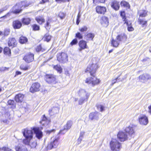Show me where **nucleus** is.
<instances>
[{
    "instance_id": "43",
    "label": "nucleus",
    "mask_w": 151,
    "mask_h": 151,
    "mask_svg": "<svg viewBox=\"0 0 151 151\" xmlns=\"http://www.w3.org/2000/svg\"><path fill=\"white\" fill-rule=\"evenodd\" d=\"M76 37L79 39H81L83 38V36L79 32H78L76 34Z\"/></svg>"
},
{
    "instance_id": "59",
    "label": "nucleus",
    "mask_w": 151,
    "mask_h": 151,
    "mask_svg": "<svg viewBox=\"0 0 151 151\" xmlns=\"http://www.w3.org/2000/svg\"><path fill=\"white\" fill-rule=\"evenodd\" d=\"M48 1V0H41V1H40V4H44Z\"/></svg>"
},
{
    "instance_id": "8",
    "label": "nucleus",
    "mask_w": 151,
    "mask_h": 151,
    "mask_svg": "<svg viewBox=\"0 0 151 151\" xmlns=\"http://www.w3.org/2000/svg\"><path fill=\"white\" fill-rule=\"evenodd\" d=\"M43 128V127H34L33 128L32 127H28L26 128L23 129L22 130V132H42L41 131V129Z\"/></svg>"
},
{
    "instance_id": "63",
    "label": "nucleus",
    "mask_w": 151,
    "mask_h": 151,
    "mask_svg": "<svg viewBox=\"0 0 151 151\" xmlns=\"http://www.w3.org/2000/svg\"><path fill=\"white\" fill-rule=\"evenodd\" d=\"M57 2H58L59 1H61L62 2H65L66 1H69V0H55Z\"/></svg>"
},
{
    "instance_id": "12",
    "label": "nucleus",
    "mask_w": 151,
    "mask_h": 151,
    "mask_svg": "<svg viewBox=\"0 0 151 151\" xmlns=\"http://www.w3.org/2000/svg\"><path fill=\"white\" fill-rule=\"evenodd\" d=\"M46 80L49 83L55 84L57 82L56 78L54 75H46Z\"/></svg>"
},
{
    "instance_id": "5",
    "label": "nucleus",
    "mask_w": 151,
    "mask_h": 151,
    "mask_svg": "<svg viewBox=\"0 0 151 151\" xmlns=\"http://www.w3.org/2000/svg\"><path fill=\"white\" fill-rule=\"evenodd\" d=\"M132 133H118L117 134V139H118L121 142H124L128 139L129 136H130Z\"/></svg>"
},
{
    "instance_id": "37",
    "label": "nucleus",
    "mask_w": 151,
    "mask_h": 151,
    "mask_svg": "<svg viewBox=\"0 0 151 151\" xmlns=\"http://www.w3.org/2000/svg\"><path fill=\"white\" fill-rule=\"evenodd\" d=\"M53 68L60 73L62 72L63 69L60 65H55L53 67Z\"/></svg>"
},
{
    "instance_id": "51",
    "label": "nucleus",
    "mask_w": 151,
    "mask_h": 151,
    "mask_svg": "<svg viewBox=\"0 0 151 151\" xmlns=\"http://www.w3.org/2000/svg\"><path fill=\"white\" fill-rule=\"evenodd\" d=\"M88 29L87 28L86 26H84L83 27L79 29V30L81 32H83L86 31Z\"/></svg>"
},
{
    "instance_id": "10",
    "label": "nucleus",
    "mask_w": 151,
    "mask_h": 151,
    "mask_svg": "<svg viewBox=\"0 0 151 151\" xmlns=\"http://www.w3.org/2000/svg\"><path fill=\"white\" fill-rule=\"evenodd\" d=\"M139 122L140 124L146 125L148 123V117L145 115H140L138 118Z\"/></svg>"
},
{
    "instance_id": "58",
    "label": "nucleus",
    "mask_w": 151,
    "mask_h": 151,
    "mask_svg": "<svg viewBox=\"0 0 151 151\" xmlns=\"http://www.w3.org/2000/svg\"><path fill=\"white\" fill-rule=\"evenodd\" d=\"M9 14V13H8L6 15L0 17V22L2 21L4 19V18L6 17L7 16H8V15Z\"/></svg>"
},
{
    "instance_id": "31",
    "label": "nucleus",
    "mask_w": 151,
    "mask_h": 151,
    "mask_svg": "<svg viewBox=\"0 0 151 151\" xmlns=\"http://www.w3.org/2000/svg\"><path fill=\"white\" fill-rule=\"evenodd\" d=\"M28 41V39L26 37L22 36L20 37L19 40V42L21 44L26 43Z\"/></svg>"
},
{
    "instance_id": "32",
    "label": "nucleus",
    "mask_w": 151,
    "mask_h": 151,
    "mask_svg": "<svg viewBox=\"0 0 151 151\" xmlns=\"http://www.w3.org/2000/svg\"><path fill=\"white\" fill-rule=\"evenodd\" d=\"M11 32L10 29L9 28H6L4 29L3 31L4 36L5 38L9 35Z\"/></svg>"
},
{
    "instance_id": "46",
    "label": "nucleus",
    "mask_w": 151,
    "mask_h": 151,
    "mask_svg": "<svg viewBox=\"0 0 151 151\" xmlns=\"http://www.w3.org/2000/svg\"><path fill=\"white\" fill-rule=\"evenodd\" d=\"M78 43V40L76 39H74L70 43V45L72 46L73 45H76Z\"/></svg>"
},
{
    "instance_id": "62",
    "label": "nucleus",
    "mask_w": 151,
    "mask_h": 151,
    "mask_svg": "<svg viewBox=\"0 0 151 151\" xmlns=\"http://www.w3.org/2000/svg\"><path fill=\"white\" fill-rule=\"evenodd\" d=\"M149 59V58H145V59H144L142 60V61L143 62H145L146 61H148V60Z\"/></svg>"
},
{
    "instance_id": "34",
    "label": "nucleus",
    "mask_w": 151,
    "mask_h": 151,
    "mask_svg": "<svg viewBox=\"0 0 151 151\" xmlns=\"http://www.w3.org/2000/svg\"><path fill=\"white\" fill-rule=\"evenodd\" d=\"M36 20L39 24H41L42 23L44 22L45 19L43 17L39 16L35 18Z\"/></svg>"
},
{
    "instance_id": "56",
    "label": "nucleus",
    "mask_w": 151,
    "mask_h": 151,
    "mask_svg": "<svg viewBox=\"0 0 151 151\" xmlns=\"http://www.w3.org/2000/svg\"><path fill=\"white\" fill-rule=\"evenodd\" d=\"M120 75L116 79L113 80L112 81V83L111 84V86H113L114 83H115L117 81V80L118 79L119 77L120 76Z\"/></svg>"
},
{
    "instance_id": "11",
    "label": "nucleus",
    "mask_w": 151,
    "mask_h": 151,
    "mask_svg": "<svg viewBox=\"0 0 151 151\" xmlns=\"http://www.w3.org/2000/svg\"><path fill=\"white\" fill-rule=\"evenodd\" d=\"M24 4V1H22L17 3L15 6L14 7L15 9L13 11L14 13L15 14H18L20 12L22 11V9L21 8L23 7Z\"/></svg>"
},
{
    "instance_id": "16",
    "label": "nucleus",
    "mask_w": 151,
    "mask_h": 151,
    "mask_svg": "<svg viewBox=\"0 0 151 151\" xmlns=\"http://www.w3.org/2000/svg\"><path fill=\"white\" fill-rule=\"evenodd\" d=\"M8 39V44L9 47L13 48L16 46L17 42L16 40L14 38L9 37Z\"/></svg>"
},
{
    "instance_id": "48",
    "label": "nucleus",
    "mask_w": 151,
    "mask_h": 151,
    "mask_svg": "<svg viewBox=\"0 0 151 151\" xmlns=\"http://www.w3.org/2000/svg\"><path fill=\"white\" fill-rule=\"evenodd\" d=\"M81 18V15L79 14V13H78V15L77 17L76 20V23L77 25H78L79 22H80V19Z\"/></svg>"
},
{
    "instance_id": "60",
    "label": "nucleus",
    "mask_w": 151,
    "mask_h": 151,
    "mask_svg": "<svg viewBox=\"0 0 151 151\" xmlns=\"http://www.w3.org/2000/svg\"><path fill=\"white\" fill-rule=\"evenodd\" d=\"M128 30L129 31H132L134 30V28L132 26L128 27Z\"/></svg>"
},
{
    "instance_id": "25",
    "label": "nucleus",
    "mask_w": 151,
    "mask_h": 151,
    "mask_svg": "<svg viewBox=\"0 0 151 151\" xmlns=\"http://www.w3.org/2000/svg\"><path fill=\"white\" fill-rule=\"evenodd\" d=\"M73 124V122L72 121L69 120L67 122L66 124L64 126L63 130L61 131H67V130L70 129Z\"/></svg>"
},
{
    "instance_id": "40",
    "label": "nucleus",
    "mask_w": 151,
    "mask_h": 151,
    "mask_svg": "<svg viewBox=\"0 0 151 151\" xmlns=\"http://www.w3.org/2000/svg\"><path fill=\"white\" fill-rule=\"evenodd\" d=\"M120 4L122 6L129 8L130 7V6L129 3L126 1H122L121 2Z\"/></svg>"
},
{
    "instance_id": "24",
    "label": "nucleus",
    "mask_w": 151,
    "mask_h": 151,
    "mask_svg": "<svg viewBox=\"0 0 151 151\" xmlns=\"http://www.w3.org/2000/svg\"><path fill=\"white\" fill-rule=\"evenodd\" d=\"M50 122V121L47 119L45 115H43L42 121L40 122V123L42 124L43 126H47Z\"/></svg>"
},
{
    "instance_id": "29",
    "label": "nucleus",
    "mask_w": 151,
    "mask_h": 151,
    "mask_svg": "<svg viewBox=\"0 0 151 151\" xmlns=\"http://www.w3.org/2000/svg\"><path fill=\"white\" fill-rule=\"evenodd\" d=\"M138 22L139 24L142 25V27H146L147 25V22L144 19L139 17L138 19Z\"/></svg>"
},
{
    "instance_id": "21",
    "label": "nucleus",
    "mask_w": 151,
    "mask_h": 151,
    "mask_svg": "<svg viewBox=\"0 0 151 151\" xmlns=\"http://www.w3.org/2000/svg\"><path fill=\"white\" fill-rule=\"evenodd\" d=\"M96 10L98 13L104 14L106 11V8L104 6H98L96 7Z\"/></svg>"
},
{
    "instance_id": "50",
    "label": "nucleus",
    "mask_w": 151,
    "mask_h": 151,
    "mask_svg": "<svg viewBox=\"0 0 151 151\" xmlns=\"http://www.w3.org/2000/svg\"><path fill=\"white\" fill-rule=\"evenodd\" d=\"M39 26L36 24H34L33 26V29L34 30H39Z\"/></svg>"
},
{
    "instance_id": "2",
    "label": "nucleus",
    "mask_w": 151,
    "mask_h": 151,
    "mask_svg": "<svg viewBox=\"0 0 151 151\" xmlns=\"http://www.w3.org/2000/svg\"><path fill=\"white\" fill-rule=\"evenodd\" d=\"M25 138L23 139V143L25 145H29L31 148H35L37 146V142L34 141L30 144V140L32 139L33 133H23Z\"/></svg>"
},
{
    "instance_id": "22",
    "label": "nucleus",
    "mask_w": 151,
    "mask_h": 151,
    "mask_svg": "<svg viewBox=\"0 0 151 151\" xmlns=\"http://www.w3.org/2000/svg\"><path fill=\"white\" fill-rule=\"evenodd\" d=\"M111 7L116 10H118L120 7L119 2L116 0L113 1L111 4Z\"/></svg>"
},
{
    "instance_id": "26",
    "label": "nucleus",
    "mask_w": 151,
    "mask_h": 151,
    "mask_svg": "<svg viewBox=\"0 0 151 151\" xmlns=\"http://www.w3.org/2000/svg\"><path fill=\"white\" fill-rule=\"evenodd\" d=\"M22 26V24L19 21L15 20L13 22V26L14 29H19Z\"/></svg>"
},
{
    "instance_id": "55",
    "label": "nucleus",
    "mask_w": 151,
    "mask_h": 151,
    "mask_svg": "<svg viewBox=\"0 0 151 151\" xmlns=\"http://www.w3.org/2000/svg\"><path fill=\"white\" fill-rule=\"evenodd\" d=\"M5 151H14L13 150L8 147H4Z\"/></svg>"
},
{
    "instance_id": "4",
    "label": "nucleus",
    "mask_w": 151,
    "mask_h": 151,
    "mask_svg": "<svg viewBox=\"0 0 151 151\" xmlns=\"http://www.w3.org/2000/svg\"><path fill=\"white\" fill-rule=\"evenodd\" d=\"M79 96L81 97L78 101L79 105L82 104L84 101H87L90 96V93L83 89H80L78 91Z\"/></svg>"
},
{
    "instance_id": "17",
    "label": "nucleus",
    "mask_w": 151,
    "mask_h": 151,
    "mask_svg": "<svg viewBox=\"0 0 151 151\" xmlns=\"http://www.w3.org/2000/svg\"><path fill=\"white\" fill-rule=\"evenodd\" d=\"M137 129V127L133 124H130L125 129V132H134Z\"/></svg>"
},
{
    "instance_id": "54",
    "label": "nucleus",
    "mask_w": 151,
    "mask_h": 151,
    "mask_svg": "<svg viewBox=\"0 0 151 151\" xmlns=\"http://www.w3.org/2000/svg\"><path fill=\"white\" fill-rule=\"evenodd\" d=\"M14 101L13 100H9L8 101V103L9 105H14Z\"/></svg>"
},
{
    "instance_id": "42",
    "label": "nucleus",
    "mask_w": 151,
    "mask_h": 151,
    "mask_svg": "<svg viewBox=\"0 0 151 151\" xmlns=\"http://www.w3.org/2000/svg\"><path fill=\"white\" fill-rule=\"evenodd\" d=\"M96 107L98 110L102 112L104 110V107L102 105H98L96 106Z\"/></svg>"
},
{
    "instance_id": "52",
    "label": "nucleus",
    "mask_w": 151,
    "mask_h": 151,
    "mask_svg": "<svg viewBox=\"0 0 151 151\" xmlns=\"http://www.w3.org/2000/svg\"><path fill=\"white\" fill-rule=\"evenodd\" d=\"M105 1V0H93V2L95 3L100 2L101 3H104Z\"/></svg>"
},
{
    "instance_id": "3",
    "label": "nucleus",
    "mask_w": 151,
    "mask_h": 151,
    "mask_svg": "<svg viewBox=\"0 0 151 151\" xmlns=\"http://www.w3.org/2000/svg\"><path fill=\"white\" fill-rule=\"evenodd\" d=\"M109 147L111 151H120L122 148V144L116 138H112L109 142Z\"/></svg>"
},
{
    "instance_id": "28",
    "label": "nucleus",
    "mask_w": 151,
    "mask_h": 151,
    "mask_svg": "<svg viewBox=\"0 0 151 151\" xmlns=\"http://www.w3.org/2000/svg\"><path fill=\"white\" fill-rule=\"evenodd\" d=\"M59 112V109L57 107H53L51 109L49 110V114L51 116L57 114Z\"/></svg>"
},
{
    "instance_id": "30",
    "label": "nucleus",
    "mask_w": 151,
    "mask_h": 151,
    "mask_svg": "<svg viewBox=\"0 0 151 151\" xmlns=\"http://www.w3.org/2000/svg\"><path fill=\"white\" fill-rule=\"evenodd\" d=\"M94 37L95 35L94 33H89L86 35L85 37L87 40H93Z\"/></svg>"
},
{
    "instance_id": "13",
    "label": "nucleus",
    "mask_w": 151,
    "mask_h": 151,
    "mask_svg": "<svg viewBox=\"0 0 151 151\" xmlns=\"http://www.w3.org/2000/svg\"><path fill=\"white\" fill-rule=\"evenodd\" d=\"M40 86V83L38 82L33 83L30 88V91L32 93H34L39 91Z\"/></svg>"
},
{
    "instance_id": "1",
    "label": "nucleus",
    "mask_w": 151,
    "mask_h": 151,
    "mask_svg": "<svg viewBox=\"0 0 151 151\" xmlns=\"http://www.w3.org/2000/svg\"><path fill=\"white\" fill-rule=\"evenodd\" d=\"M98 68V65L96 63L89 64L85 72H89L92 77L87 78L85 81L86 83L91 84L92 86H94L100 83V81L95 77V73Z\"/></svg>"
},
{
    "instance_id": "14",
    "label": "nucleus",
    "mask_w": 151,
    "mask_h": 151,
    "mask_svg": "<svg viewBox=\"0 0 151 151\" xmlns=\"http://www.w3.org/2000/svg\"><path fill=\"white\" fill-rule=\"evenodd\" d=\"M34 55L31 53L29 52L26 54L24 57L23 59L27 63H30L34 60Z\"/></svg>"
},
{
    "instance_id": "64",
    "label": "nucleus",
    "mask_w": 151,
    "mask_h": 151,
    "mask_svg": "<svg viewBox=\"0 0 151 151\" xmlns=\"http://www.w3.org/2000/svg\"><path fill=\"white\" fill-rule=\"evenodd\" d=\"M16 75H18L21 74V72L19 71H17L16 72Z\"/></svg>"
},
{
    "instance_id": "9",
    "label": "nucleus",
    "mask_w": 151,
    "mask_h": 151,
    "mask_svg": "<svg viewBox=\"0 0 151 151\" xmlns=\"http://www.w3.org/2000/svg\"><path fill=\"white\" fill-rule=\"evenodd\" d=\"M139 81L143 83H145L148 80L151 81V76L148 74H143L138 77Z\"/></svg>"
},
{
    "instance_id": "15",
    "label": "nucleus",
    "mask_w": 151,
    "mask_h": 151,
    "mask_svg": "<svg viewBox=\"0 0 151 151\" xmlns=\"http://www.w3.org/2000/svg\"><path fill=\"white\" fill-rule=\"evenodd\" d=\"M78 45L80 47L78 49V50L80 52H81L82 50L87 48L88 47L86 42L83 40L80 41L78 43Z\"/></svg>"
},
{
    "instance_id": "33",
    "label": "nucleus",
    "mask_w": 151,
    "mask_h": 151,
    "mask_svg": "<svg viewBox=\"0 0 151 151\" xmlns=\"http://www.w3.org/2000/svg\"><path fill=\"white\" fill-rule=\"evenodd\" d=\"M31 21V20L29 18L26 17L22 19V23L26 25H28L30 23Z\"/></svg>"
},
{
    "instance_id": "41",
    "label": "nucleus",
    "mask_w": 151,
    "mask_h": 151,
    "mask_svg": "<svg viewBox=\"0 0 151 151\" xmlns=\"http://www.w3.org/2000/svg\"><path fill=\"white\" fill-rule=\"evenodd\" d=\"M147 15V12L146 10H143L139 14L140 17H145Z\"/></svg>"
},
{
    "instance_id": "20",
    "label": "nucleus",
    "mask_w": 151,
    "mask_h": 151,
    "mask_svg": "<svg viewBox=\"0 0 151 151\" xmlns=\"http://www.w3.org/2000/svg\"><path fill=\"white\" fill-rule=\"evenodd\" d=\"M127 38L126 35L124 33L118 35L116 37V39L120 43L125 41Z\"/></svg>"
},
{
    "instance_id": "39",
    "label": "nucleus",
    "mask_w": 151,
    "mask_h": 151,
    "mask_svg": "<svg viewBox=\"0 0 151 151\" xmlns=\"http://www.w3.org/2000/svg\"><path fill=\"white\" fill-rule=\"evenodd\" d=\"M4 52L5 54L10 55L11 54V50L7 47H6L4 50Z\"/></svg>"
},
{
    "instance_id": "44",
    "label": "nucleus",
    "mask_w": 151,
    "mask_h": 151,
    "mask_svg": "<svg viewBox=\"0 0 151 151\" xmlns=\"http://www.w3.org/2000/svg\"><path fill=\"white\" fill-rule=\"evenodd\" d=\"M65 14L61 12H60L58 14L59 17L61 19H64L65 18Z\"/></svg>"
},
{
    "instance_id": "53",
    "label": "nucleus",
    "mask_w": 151,
    "mask_h": 151,
    "mask_svg": "<svg viewBox=\"0 0 151 151\" xmlns=\"http://www.w3.org/2000/svg\"><path fill=\"white\" fill-rule=\"evenodd\" d=\"M7 9V6H6L3 8L0 9V14L2 13L4 11L6 10Z\"/></svg>"
},
{
    "instance_id": "7",
    "label": "nucleus",
    "mask_w": 151,
    "mask_h": 151,
    "mask_svg": "<svg viewBox=\"0 0 151 151\" xmlns=\"http://www.w3.org/2000/svg\"><path fill=\"white\" fill-rule=\"evenodd\" d=\"M68 57L66 53L62 52L58 53L57 55V60L61 63H65L68 60Z\"/></svg>"
},
{
    "instance_id": "57",
    "label": "nucleus",
    "mask_w": 151,
    "mask_h": 151,
    "mask_svg": "<svg viewBox=\"0 0 151 151\" xmlns=\"http://www.w3.org/2000/svg\"><path fill=\"white\" fill-rule=\"evenodd\" d=\"M125 21L124 24H126L127 25L128 27L131 24V23H130V22H128V21H127V20L126 19H125V21Z\"/></svg>"
},
{
    "instance_id": "49",
    "label": "nucleus",
    "mask_w": 151,
    "mask_h": 151,
    "mask_svg": "<svg viewBox=\"0 0 151 151\" xmlns=\"http://www.w3.org/2000/svg\"><path fill=\"white\" fill-rule=\"evenodd\" d=\"M120 15L122 18L123 21H125L126 19V18L125 15V13L124 12H122L120 13Z\"/></svg>"
},
{
    "instance_id": "35",
    "label": "nucleus",
    "mask_w": 151,
    "mask_h": 151,
    "mask_svg": "<svg viewBox=\"0 0 151 151\" xmlns=\"http://www.w3.org/2000/svg\"><path fill=\"white\" fill-rule=\"evenodd\" d=\"M120 43V42L116 40V38L114 40L113 38L111 40V45L114 47H117Z\"/></svg>"
},
{
    "instance_id": "23",
    "label": "nucleus",
    "mask_w": 151,
    "mask_h": 151,
    "mask_svg": "<svg viewBox=\"0 0 151 151\" xmlns=\"http://www.w3.org/2000/svg\"><path fill=\"white\" fill-rule=\"evenodd\" d=\"M101 23L103 26H107L109 24L108 18L105 16H102L101 20Z\"/></svg>"
},
{
    "instance_id": "36",
    "label": "nucleus",
    "mask_w": 151,
    "mask_h": 151,
    "mask_svg": "<svg viewBox=\"0 0 151 151\" xmlns=\"http://www.w3.org/2000/svg\"><path fill=\"white\" fill-rule=\"evenodd\" d=\"M51 36L49 35L48 34H46L43 38L42 40L44 41H46L47 42H49L51 40Z\"/></svg>"
},
{
    "instance_id": "19",
    "label": "nucleus",
    "mask_w": 151,
    "mask_h": 151,
    "mask_svg": "<svg viewBox=\"0 0 151 151\" xmlns=\"http://www.w3.org/2000/svg\"><path fill=\"white\" fill-rule=\"evenodd\" d=\"M99 113L95 112L91 113L89 115L90 119L91 120H98L99 119Z\"/></svg>"
},
{
    "instance_id": "18",
    "label": "nucleus",
    "mask_w": 151,
    "mask_h": 151,
    "mask_svg": "<svg viewBox=\"0 0 151 151\" xmlns=\"http://www.w3.org/2000/svg\"><path fill=\"white\" fill-rule=\"evenodd\" d=\"M15 149L16 151H28V148L26 145H23L15 146Z\"/></svg>"
},
{
    "instance_id": "27",
    "label": "nucleus",
    "mask_w": 151,
    "mask_h": 151,
    "mask_svg": "<svg viewBox=\"0 0 151 151\" xmlns=\"http://www.w3.org/2000/svg\"><path fill=\"white\" fill-rule=\"evenodd\" d=\"M24 98V95L21 93L16 95L15 96V100L17 102H21L23 100Z\"/></svg>"
},
{
    "instance_id": "61",
    "label": "nucleus",
    "mask_w": 151,
    "mask_h": 151,
    "mask_svg": "<svg viewBox=\"0 0 151 151\" xmlns=\"http://www.w3.org/2000/svg\"><path fill=\"white\" fill-rule=\"evenodd\" d=\"M1 37L3 39H4L5 37L3 34V32L2 31H0V37Z\"/></svg>"
},
{
    "instance_id": "38",
    "label": "nucleus",
    "mask_w": 151,
    "mask_h": 151,
    "mask_svg": "<svg viewBox=\"0 0 151 151\" xmlns=\"http://www.w3.org/2000/svg\"><path fill=\"white\" fill-rule=\"evenodd\" d=\"M46 50V48H42L41 45L37 46L36 48V50L37 52L40 51L43 52Z\"/></svg>"
},
{
    "instance_id": "6",
    "label": "nucleus",
    "mask_w": 151,
    "mask_h": 151,
    "mask_svg": "<svg viewBox=\"0 0 151 151\" xmlns=\"http://www.w3.org/2000/svg\"><path fill=\"white\" fill-rule=\"evenodd\" d=\"M59 138L58 137L53 141L48 143L46 147L47 150H51L53 148H56L59 144Z\"/></svg>"
},
{
    "instance_id": "47",
    "label": "nucleus",
    "mask_w": 151,
    "mask_h": 151,
    "mask_svg": "<svg viewBox=\"0 0 151 151\" xmlns=\"http://www.w3.org/2000/svg\"><path fill=\"white\" fill-rule=\"evenodd\" d=\"M29 67L27 66L21 65L20 66V68L21 70H27L29 69Z\"/></svg>"
},
{
    "instance_id": "45",
    "label": "nucleus",
    "mask_w": 151,
    "mask_h": 151,
    "mask_svg": "<svg viewBox=\"0 0 151 151\" xmlns=\"http://www.w3.org/2000/svg\"><path fill=\"white\" fill-rule=\"evenodd\" d=\"M36 134V137L38 139H41L42 136L43 134L42 133H35Z\"/></svg>"
}]
</instances>
